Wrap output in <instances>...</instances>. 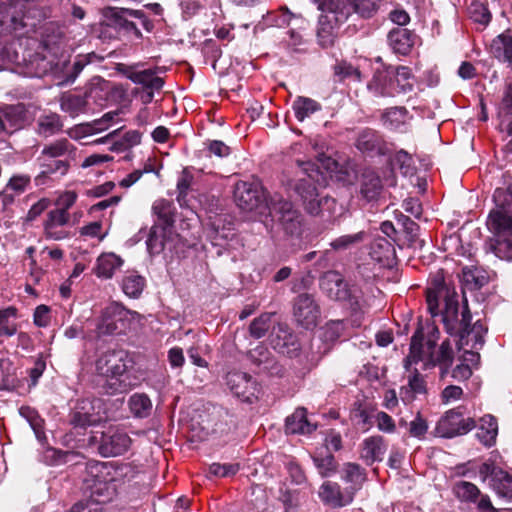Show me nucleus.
<instances>
[{
    "label": "nucleus",
    "instance_id": "nucleus-1",
    "mask_svg": "<svg viewBox=\"0 0 512 512\" xmlns=\"http://www.w3.org/2000/svg\"><path fill=\"white\" fill-rule=\"evenodd\" d=\"M426 302L428 311L433 317L441 315L447 333L459 337V348L470 346L472 349H478L482 347L487 328L480 320L470 325L472 317L467 304L459 314L457 293L453 287L445 283L444 276L440 271L429 282Z\"/></svg>",
    "mask_w": 512,
    "mask_h": 512
},
{
    "label": "nucleus",
    "instance_id": "nucleus-2",
    "mask_svg": "<svg viewBox=\"0 0 512 512\" xmlns=\"http://www.w3.org/2000/svg\"><path fill=\"white\" fill-rule=\"evenodd\" d=\"M234 199L243 211H257L268 214L276 220L284 232L289 235H299L302 230L303 218L293 204L280 194L266 196L265 191L257 184L240 181L234 189Z\"/></svg>",
    "mask_w": 512,
    "mask_h": 512
},
{
    "label": "nucleus",
    "instance_id": "nucleus-3",
    "mask_svg": "<svg viewBox=\"0 0 512 512\" xmlns=\"http://www.w3.org/2000/svg\"><path fill=\"white\" fill-rule=\"evenodd\" d=\"M437 337H430L424 341L421 329H417L411 339L410 353L404 360V367L410 371L412 364L423 363L424 369H430L439 366L441 376L448 372L453 363L454 353L448 340L442 342L439 348H436Z\"/></svg>",
    "mask_w": 512,
    "mask_h": 512
},
{
    "label": "nucleus",
    "instance_id": "nucleus-4",
    "mask_svg": "<svg viewBox=\"0 0 512 512\" xmlns=\"http://www.w3.org/2000/svg\"><path fill=\"white\" fill-rule=\"evenodd\" d=\"M295 162L300 167L301 176L297 179L294 190L300 197L305 211L310 215L317 216L324 210H330L335 204L334 199L327 196L320 197L315 185L322 178L319 169L309 160L296 158Z\"/></svg>",
    "mask_w": 512,
    "mask_h": 512
},
{
    "label": "nucleus",
    "instance_id": "nucleus-5",
    "mask_svg": "<svg viewBox=\"0 0 512 512\" xmlns=\"http://www.w3.org/2000/svg\"><path fill=\"white\" fill-rule=\"evenodd\" d=\"M132 359L123 350H112L102 353L96 360V370L104 377L103 389L107 394L125 393L132 388L128 367Z\"/></svg>",
    "mask_w": 512,
    "mask_h": 512
},
{
    "label": "nucleus",
    "instance_id": "nucleus-6",
    "mask_svg": "<svg viewBox=\"0 0 512 512\" xmlns=\"http://www.w3.org/2000/svg\"><path fill=\"white\" fill-rule=\"evenodd\" d=\"M115 474L116 470L107 463L93 461L87 464L83 481L92 502L105 504L114 499L117 494Z\"/></svg>",
    "mask_w": 512,
    "mask_h": 512
},
{
    "label": "nucleus",
    "instance_id": "nucleus-7",
    "mask_svg": "<svg viewBox=\"0 0 512 512\" xmlns=\"http://www.w3.org/2000/svg\"><path fill=\"white\" fill-rule=\"evenodd\" d=\"M487 225L495 236L491 245L494 254L500 259L512 260V213L495 209L490 212Z\"/></svg>",
    "mask_w": 512,
    "mask_h": 512
},
{
    "label": "nucleus",
    "instance_id": "nucleus-8",
    "mask_svg": "<svg viewBox=\"0 0 512 512\" xmlns=\"http://www.w3.org/2000/svg\"><path fill=\"white\" fill-rule=\"evenodd\" d=\"M322 292L331 300L344 302L353 311L361 308L362 292L355 286H349L337 271H327L320 278Z\"/></svg>",
    "mask_w": 512,
    "mask_h": 512
},
{
    "label": "nucleus",
    "instance_id": "nucleus-9",
    "mask_svg": "<svg viewBox=\"0 0 512 512\" xmlns=\"http://www.w3.org/2000/svg\"><path fill=\"white\" fill-rule=\"evenodd\" d=\"M137 312L126 309L122 304L112 302L103 311L97 326L99 334H118L124 332L130 321L139 319Z\"/></svg>",
    "mask_w": 512,
    "mask_h": 512
},
{
    "label": "nucleus",
    "instance_id": "nucleus-10",
    "mask_svg": "<svg viewBox=\"0 0 512 512\" xmlns=\"http://www.w3.org/2000/svg\"><path fill=\"white\" fill-rule=\"evenodd\" d=\"M474 427L475 421L472 418H464L459 409H451L439 419L434 431L439 437L453 438L468 433Z\"/></svg>",
    "mask_w": 512,
    "mask_h": 512
},
{
    "label": "nucleus",
    "instance_id": "nucleus-11",
    "mask_svg": "<svg viewBox=\"0 0 512 512\" xmlns=\"http://www.w3.org/2000/svg\"><path fill=\"white\" fill-rule=\"evenodd\" d=\"M479 475L499 497L512 500V475L492 462L483 463Z\"/></svg>",
    "mask_w": 512,
    "mask_h": 512
},
{
    "label": "nucleus",
    "instance_id": "nucleus-12",
    "mask_svg": "<svg viewBox=\"0 0 512 512\" xmlns=\"http://www.w3.org/2000/svg\"><path fill=\"white\" fill-rule=\"evenodd\" d=\"M293 317L304 329H313L320 319V307L313 295L299 294L293 301Z\"/></svg>",
    "mask_w": 512,
    "mask_h": 512
},
{
    "label": "nucleus",
    "instance_id": "nucleus-13",
    "mask_svg": "<svg viewBox=\"0 0 512 512\" xmlns=\"http://www.w3.org/2000/svg\"><path fill=\"white\" fill-rule=\"evenodd\" d=\"M102 401L100 399H83L77 403L71 414L70 423L75 428H87L97 425L102 420Z\"/></svg>",
    "mask_w": 512,
    "mask_h": 512
},
{
    "label": "nucleus",
    "instance_id": "nucleus-14",
    "mask_svg": "<svg viewBox=\"0 0 512 512\" xmlns=\"http://www.w3.org/2000/svg\"><path fill=\"white\" fill-rule=\"evenodd\" d=\"M226 384L230 391L243 402L252 403L260 393L258 383L244 372H229L226 376Z\"/></svg>",
    "mask_w": 512,
    "mask_h": 512
},
{
    "label": "nucleus",
    "instance_id": "nucleus-15",
    "mask_svg": "<svg viewBox=\"0 0 512 512\" xmlns=\"http://www.w3.org/2000/svg\"><path fill=\"white\" fill-rule=\"evenodd\" d=\"M142 64L136 63L133 65L118 64L117 71L131 80L137 85H142L143 88L151 90H160L163 87L164 81L162 78L156 76L152 69H141Z\"/></svg>",
    "mask_w": 512,
    "mask_h": 512
},
{
    "label": "nucleus",
    "instance_id": "nucleus-16",
    "mask_svg": "<svg viewBox=\"0 0 512 512\" xmlns=\"http://www.w3.org/2000/svg\"><path fill=\"white\" fill-rule=\"evenodd\" d=\"M76 151V146L67 138H60L45 144L37 161L51 164L54 160H67L70 168L71 162L76 159Z\"/></svg>",
    "mask_w": 512,
    "mask_h": 512
},
{
    "label": "nucleus",
    "instance_id": "nucleus-17",
    "mask_svg": "<svg viewBox=\"0 0 512 512\" xmlns=\"http://www.w3.org/2000/svg\"><path fill=\"white\" fill-rule=\"evenodd\" d=\"M131 445L128 434L119 429H109L104 432L99 445V452L104 457H113L124 454Z\"/></svg>",
    "mask_w": 512,
    "mask_h": 512
},
{
    "label": "nucleus",
    "instance_id": "nucleus-18",
    "mask_svg": "<svg viewBox=\"0 0 512 512\" xmlns=\"http://www.w3.org/2000/svg\"><path fill=\"white\" fill-rule=\"evenodd\" d=\"M70 223V214L50 210L43 223L44 235L48 239L63 240L69 236L66 227Z\"/></svg>",
    "mask_w": 512,
    "mask_h": 512
},
{
    "label": "nucleus",
    "instance_id": "nucleus-19",
    "mask_svg": "<svg viewBox=\"0 0 512 512\" xmlns=\"http://www.w3.org/2000/svg\"><path fill=\"white\" fill-rule=\"evenodd\" d=\"M321 500L333 507H343L350 504L354 498L353 489L342 490L339 484L326 481L319 490Z\"/></svg>",
    "mask_w": 512,
    "mask_h": 512
},
{
    "label": "nucleus",
    "instance_id": "nucleus-20",
    "mask_svg": "<svg viewBox=\"0 0 512 512\" xmlns=\"http://www.w3.org/2000/svg\"><path fill=\"white\" fill-rule=\"evenodd\" d=\"M417 35L407 28H394L388 34V43L395 53L407 55L412 50Z\"/></svg>",
    "mask_w": 512,
    "mask_h": 512
},
{
    "label": "nucleus",
    "instance_id": "nucleus-21",
    "mask_svg": "<svg viewBox=\"0 0 512 512\" xmlns=\"http://www.w3.org/2000/svg\"><path fill=\"white\" fill-rule=\"evenodd\" d=\"M368 89L375 96L396 95L397 88L395 87L391 66L384 70H378L368 83Z\"/></svg>",
    "mask_w": 512,
    "mask_h": 512
},
{
    "label": "nucleus",
    "instance_id": "nucleus-22",
    "mask_svg": "<svg viewBox=\"0 0 512 512\" xmlns=\"http://www.w3.org/2000/svg\"><path fill=\"white\" fill-rule=\"evenodd\" d=\"M427 392L424 377L414 369L407 376V384L400 388V399L404 404L412 403L418 396Z\"/></svg>",
    "mask_w": 512,
    "mask_h": 512
},
{
    "label": "nucleus",
    "instance_id": "nucleus-23",
    "mask_svg": "<svg viewBox=\"0 0 512 512\" xmlns=\"http://www.w3.org/2000/svg\"><path fill=\"white\" fill-rule=\"evenodd\" d=\"M40 172L34 177L36 187L50 186L53 175L65 176L69 171V163L67 160H54L53 163L37 161Z\"/></svg>",
    "mask_w": 512,
    "mask_h": 512
},
{
    "label": "nucleus",
    "instance_id": "nucleus-24",
    "mask_svg": "<svg viewBox=\"0 0 512 512\" xmlns=\"http://www.w3.org/2000/svg\"><path fill=\"white\" fill-rule=\"evenodd\" d=\"M387 446L381 436H371L363 440L361 444L360 458L367 464L383 460Z\"/></svg>",
    "mask_w": 512,
    "mask_h": 512
},
{
    "label": "nucleus",
    "instance_id": "nucleus-25",
    "mask_svg": "<svg viewBox=\"0 0 512 512\" xmlns=\"http://www.w3.org/2000/svg\"><path fill=\"white\" fill-rule=\"evenodd\" d=\"M123 263V259L115 253H102L98 256L93 271L98 278L111 279Z\"/></svg>",
    "mask_w": 512,
    "mask_h": 512
},
{
    "label": "nucleus",
    "instance_id": "nucleus-26",
    "mask_svg": "<svg viewBox=\"0 0 512 512\" xmlns=\"http://www.w3.org/2000/svg\"><path fill=\"white\" fill-rule=\"evenodd\" d=\"M395 248L392 242L381 236L374 238L370 246V256L383 265H391L395 259Z\"/></svg>",
    "mask_w": 512,
    "mask_h": 512
},
{
    "label": "nucleus",
    "instance_id": "nucleus-27",
    "mask_svg": "<svg viewBox=\"0 0 512 512\" xmlns=\"http://www.w3.org/2000/svg\"><path fill=\"white\" fill-rule=\"evenodd\" d=\"M63 126L60 115L50 112L38 117L35 131L40 137L49 138L60 133Z\"/></svg>",
    "mask_w": 512,
    "mask_h": 512
},
{
    "label": "nucleus",
    "instance_id": "nucleus-28",
    "mask_svg": "<svg viewBox=\"0 0 512 512\" xmlns=\"http://www.w3.org/2000/svg\"><path fill=\"white\" fill-rule=\"evenodd\" d=\"M285 429L289 434H310L316 429V425L307 419V412L304 408H298L287 417Z\"/></svg>",
    "mask_w": 512,
    "mask_h": 512
},
{
    "label": "nucleus",
    "instance_id": "nucleus-29",
    "mask_svg": "<svg viewBox=\"0 0 512 512\" xmlns=\"http://www.w3.org/2000/svg\"><path fill=\"white\" fill-rule=\"evenodd\" d=\"M381 190L380 177L373 170H365L360 182L361 196L369 202L374 201L379 197Z\"/></svg>",
    "mask_w": 512,
    "mask_h": 512
},
{
    "label": "nucleus",
    "instance_id": "nucleus-30",
    "mask_svg": "<svg viewBox=\"0 0 512 512\" xmlns=\"http://www.w3.org/2000/svg\"><path fill=\"white\" fill-rule=\"evenodd\" d=\"M498 434V424L495 417L485 415L480 419L477 427L476 437L485 446H492L495 443Z\"/></svg>",
    "mask_w": 512,
    "mask_h": 512
},
{
    "label": "nucleus",
    "instance_id": "nucleus-31",
    "mask_svg": "<svg viewBox=\"0 0 512 512\" xmlns=\"http://www.w3.org/2000/svg\"><path fill=\"white\" fill-rule=\"evenodd\" d=\"M292 109L294 111L296 119L300 122H303L305 119L311 117L313 114L321 111L322 106L319 102L312 98L298 96L293 101Z\"/></svg>",
    "mask_w": 512,
    "mask_h": 512
},
{
    "label": "nucleus",
    "instance_id": "nucleus-32",
    "mask_svg": "<svg viewBox=\"0 0 512 512\" xmlns=\"http://www.w3.org/2000/svg\"><path fill=\"white\" fill-rule=\"evenodd\" d=\"M274 348L282 354L293 357L298 354L300 344L296 335L286 330H280L274 340Z\"/></svg>",
    "mask_w": 512,
    "mask_h": 512
},
{
    "label": "nucleus",
    "instance_id": "nucleus-33",
    "mask_svg": "<svg viewBox=\"0 0 512 512\" xmlns=\"http://www.w3.org/2000/svg\"><path fill=\"white\" fill-rule=\"evenodd\" d=\"M145 278L136 271H127L121 280L124 294L130 298H138L145 287Z\"/></svg>",
    "mask_w": 512,
    "mask_h": 512
},
{
    "label": "nucleus",
    "instance_id": "nucleus-34",
    "mask_svg": "<svg viewBox=\"0 0 512 512\" xmlns=\"http://www.w3.org/2000/svg\"><path fill=\"white\" fill-rule=\"evenodd\" d=\"M87 106L86 98L75 93H64L60 98L61 110L71 117H76L85 112Z\"/></svg>",
    "mask_w": 512,
    "mask_h": 512
},
{
    "label": "nucleus",
    "instance_id": "nucleus-35",
    "mask_svg": "<svg viewBox=\"0 0 512 512\" xmlns=\"http://www.w3.org/2000/svg\"><path fill=\"white\" fill-rule=\"evenodd\" d=\"M341 478L351 484L347 489H353L355 493L366 480V474L360 465L348 462L343 465Z\"/></svg>",
    "mask_w": 512,
    "mask_h": 512
},
{
    "label": "nucleus",
    "instance_id": "nucleus-36",
    "mask_svg": "<svg viewBox=\"0 0 512 512\" xmlns=\"http://www.w3.org/2000/svg\"><path fill=\"white\" fill-rule=\"evenodd\" d=\"M453 493L455 497L465 503H476L481 491L479 488L468 481H458L453 486Z\"/></svg>",
    "mask_w": 512,
    "mask_h": 512
},
{
    "label": "nucleus",
    "instance_id": "nucleus-37",
    "mask_svg": "<svg viewBox=\"0 0 512 512\" xmlns=\"http://www.w3.org/2000/svg\"><path fill=\"white\" fill-rule=\"evenodd\" d=\"M166 228L159 225L151 227L146 245L151 255L160 254L166 245Z\"/></svg>",
    "mask_w": 512,
    "mask_h": 512
},
{
    "label": "nucleus",
    "instance_id": "nucleus-38",
    "mask_svg": "<svg viewBox=\"0 0 512 512\" xmlns=\"http://www.w3.org/2000/svg\"><path fill=\"white\" fill-rule=\"evenodd\" d=\"M408 112L403 107H393L387 109L382 114L383 124L393 130H399L402 126H404L408 121Z\"/></svg>",
    "mask_w": 512,
    "mask_h": 512
},
{
    "label": "nucleus",
    "instance_id": "nucleus-39",
    "mask_svg": "<svg viewBox=\"0 0 512 512\" xmlns=\"http://www.w3.org/2000/svg\"><path fill=\"white\" fill-rule=\"evenodd\" d=\"M393 72V79L395 87L397 88L396 94L407 93L413 89L412 74L410 68L406 66H391Z\"/></svg>",
    "mask_w": 512,
    "mask_h": 512
},
{
    "label": "nucleus",
    "instance_id": "nucleus-40",
    "mask_svg": "<svg viewBox=\"0 0 512 512\" xmlns=\"http://www.w3.org/2000/svg\"><path fill=\"white\" fill-rule=\"evenodd\" d=\"M269 17L277 27H285L293 21L296 22L298 28H301L305 20L300 14L292 13L287 7H281L277 11L269 14Z\"/></svg>",
    "mask_w": 512,
    "mask_h": 512
},
{
    "label": "nucleus",
    "instance_id": "nucleus-41",
    "mask_svg": "<svg viewBox=\"0 0 512 512\" xmlns=\"http://www.w3.org/2000/svg\"><path fill=\"white\" fill-rule=\"evenodd\" d=\"M493 48L498 59L512 63V35L502 33L493 41Z\"/></svg>",
    "mask_w": 512,
    "mask_h": 512
},
{
    "label": "nucleus",
    "instance_id": "nucleus-42",
    "mask_svg": "<svg viewBox=\"0 0 512 512\" xmlns=\"http://www.w3.org/2000/svg\"><path fill=\"white\" fill-rule=\"evenodd\" d=\"M17 310L13 307L0 310V336L11 337L17 332Z\"/></svg>",
    "mask_w": 512,
    "mask_h": 512
},
{
    "label": "nucleus",
    "instance_id": "nucleus-43",
    "mask_svg": "<svg viewBox=\"0 0 512 512\" xmlns=\"http://www.w3.org/2000/svg\"><path fill=\"white\" fill-rule=\"evenodd\" d=\"M129 407L136 417L143 418L150 414L152 402L146 394L136 393L130 397Z\"/></svg>",
    "mask_w": 512,
    "mask_h": 512
},
{
    "label": "nucleus",
    "instance_id": "nucleus-44",
    "mask_svg": "<svg viewBox=\"0 0 512 512\" xmlns=\"http://www.w3.org/2000/svg\"><path fill=\"white\" fill-rule=\"evenodd\" d=\"M19 414L29 423L37 439L42 440V438L45 437L43 419L40 417L38 412L29 406H22L19 409Z\"/></svg>",
    "mask_w": 512,
    "mask_h": 512
},
{
    "label": "nucleus",
    "instance_id": "nucleus-45",
    "mask_svg": "<svg viewBox=\"0 0 512 512\" xmlns=\"http://www.w3.org/2000/svg\"><path fill=\"white\" fill-rule=\"evenodd\" d=\"M380 136L373 130L362 131L356 142L357 148L362 152H373L379 148Z\"/></svg>",
    "mask_w": 512,
    "mask_h": 512
},
{
    "label": "nucleus",
    "instance_id": "nucleus-46",
    "mask_svg": "<svg viewBox=\"0 0 512 512\" xmlns=\"http://www.w3.org/2000/svg\"><path fill=\"white\" fill-rule=\"evenodd\" d=\"M4 116L5 120L0 116V133L8 130L6 122L12 128L21 125L23 121V108L21 106H8L4 111Z\"/></svg>",
    "mask_w": 512,
    "mask_h": 512
},
{
    "label": "nucleus",
    "instance_id": "nucleus-47",
    "mask_svg": "<svg viewBox=\"0 0 512 512\" xmlns=\"http://www.w3.org/2000/svg\"><path fill=\"white\" fill-rule=\"evenodd\" d=\"M366 238L367 233L360 231L355 234L342 235L333 240L330 245L334 250H346L363 242Z\"/></svg>",
    "mask_w": 512,
    "mask_h": 512
},
{
    "label": "nucleus",
    "instance_id": "nucleus-48",
    "mask_svg": "<svg viewBox=\"0 0 512 512\" xmlns=\"http://www.w3.org/2000/svg\"><path fill=\"white\" fill-rule=\"evenodd\" d=\"M468 12L474 22L484 26L488 25L492 18L487 5L480 1H472L468 8Z\"/></svg>",
    "mask_w": 512,
    "mask_h": 512
},
{
    "label": "nucleus",
    "instance_id": "nucleus-49",
    "mask_svg": "<svg viewBox=\"0 0 512 512\" xmlns=\"http://www.w3.org/2000/svg\"><path fill=\"white\" fill-rule=\"evenodd\" d=\"M496 209L512 213V183L507 188L498 187L493 194Z\"/></svg>",
    "mask_w": 512,
    "mask_h": 512
},
{
    "label": "nucleus",
    "instance_id": "nucleus-50",
    "mask_svg": "<svg viewBox=\"0 0 512 512\" xmlns=\"http://www.w3.org/2000/svg\"><path fill=\"white\" fill-rule=\"evenodd\" d=\"M271 326V314L265 313L255 318L249 327L250 335L260 339L266 335Z\"/></svg>",
    "mask_w": 512,
    "mask_h": 512
},
{
    "label": "nucleus",
    "instance_id": "nucleus-51",
    "mask_svg": "<svg viewBox=\"0 0 512 512\" xmlns=\"http://www.w3.org/2000/svg\"><path fill=\"white\" fill-rule=\"evenodd\" d=\"M193 182V175L190 173V171L185 168L177 181V201L179 202L180 206L186 205V197L188 195V192L191 188Z\"/></svg>",
    "mask_w": 512,
    "mask_h": 512
},
{
    "label": "nucleus",
    "instance_id": "nucleus-52",
    "mask_svg": "<svg viewBox=\"0 0 512 512\" xmlns=\"http://www.w3.org/2000/svg\"><path fill=\"white\" fill-rule=\"evenodd\" d=\"M315 466L317 467L322 477H329L336 472L337 463L332 454H326L325 456H315L313 458Z\"/></svg>",
    "mask_w": 512,
    "mask_h": 512
},
{
    "label": "nucleus",
    "instance_id": "nucleus-53",
    "mask_svg": "<svg viewBox=\"0 0 512 512\" xmlns=\"http://www.w3.org/2000/svg\"><path fill=\"white\" fill-rule=\"evenodd\" d=\"M77 198L78 195L75 191L66 190L60 192L55 199L54 205L56 208L54 210L69 213V209L76 203Z\"/></svg>",
    "mask_w": 512,
    "mask_h": 512
},
{
    "label": "nucleus",
    "instance_id": "nucleus-54",
    "mask_svg": "<svg viewBox=\"0 0 512 512\" xmlns=\"http://www.w3.org/2000/svg\"><path fill=\"white\" fill-rule=\"evenodd\" d=\"M239 468V464L237 463H213L209 467V472L217 477H229L235 475L239 471Z\"/></svg>",
    "mask_w": 512,
    "mask_h": 512
},
{
    "label": "nucleus",
    "instance_id": "nucleus-55",
    "mask_svg": "<svg viewBox=\"0 0 512 512\" xmlns=\"http://www.w3.org/2000/svg\"><path fill=\"white\" fill-rule=\"evenodd\" d=\"M141 142V133L132 130L125 133V135L122 138V141L113 144L111 147V150L113 151H123L127 148H130L132 146L138 145Z\"/></svg>",
    "mask_w": 512,
    "mask_h": 512
},
{
    "label": "nucleus",
    "instance_id": "nucleus-56",
    "mask_svg": "<svg viewBox=\"0 0 512 512\" xmlns=\"http://www.w3.org/2000/svg\"><path fill=\"white\" fill-rule=\"evenodd\" d=\"M412 163L411 155L405 150H399L392 160V164L399 167L404 175L412 173Z\"/></svg>",
    "mask_w": 512,
    "mask_h": 512
},
{
    "label": "nucleus",
    "instance_id": "nucleus-57",
    "mask_svg": "<svg viewBox=\"0 0 512 512\" xmlns=\"http://www.w3.org/2000/svg\"><path fill=\"white\" fill-rule=\"evenodd\" d=\"M31 182V177L27 174H16L13 175L8 183L7 189H10L18 194L23 193Z\"/></svg>",
    "mask_w": 512,
    "mask_h": 512
},
{
    "label": "nucleus",
    "instance_id": "nucleus-58",
    "mask_svg": "<svg viewBox=\"0 0 512 512\" xmlns=\"http://www.w3.org/2000/svg\"><path fill=\"white\" fill-rule=\"evenodd\" d=\"M428 431V423L417 413L416 417L409 423V433L412 437L422 439Z\"/></svg>",
    "mask_w": 512,
    "mask_h": 512
},
{
    "label": "nucleus",
    "instance_id": "nucleus-59",
    "mask_svg": "<svg viewBox=\"0 0 512 512\" xmlns=\"http://www.w3.org/2000/svg\"><path fill=\"white\" fill-rule=\"evenodd\" d=\"M152 210L164 223L172 221V207L169 201L164 199L157 200L153 204Z\"/></svg>",
    "mask_w": 512,
    "mask_h": 512
},
{
    "label": "nucleus",
    "instance_id": "nucleus-60",
    "mask_svg": "<svg viewBox=\"0 0 512 512\" xmlns=\"http://www.w3.org/2000/svg\"><path fill=\"white\" fill-rule=\"evenodd\" d=\"M111 15L114 18L115 25L125 29L126 31L134 32L137 36L141 35V32L137 28L136 24L128 20V17L122 14L119 10L112 9Z\"/></svg>",
    "mask_w": 512,
    "mask_h": 512
},
{
    "label": "nucleus",
    "instance_id": "nucleus-61",
    "mask_svg": "<svg viewBox=\"0 0 512 512\" xmlns=\"http://www.w3.org/2000/svg\"><path fill=\"white\" fill-rule=\"evenodd\" d=\"M51 204L49 198L43 197L39 199L36 203H34L26 214L27 221H34L37 217H39Z\"/></svg>",
    "mask_w": 512,
    "mask_h": 512
},
{
    "label": "nucleus",
    "instance_id": "nucleus-62",
    "mask_svg": "<svg viewBox=\"0 0 512 512\" xmlns=\"http://www.w3.org/2000/svg\"><path fill=\"white\" fill-rule=\"evenodd\" d=\"M343 330L342 321H331L329 322L323 331V338L325 340L335 341L338 339Z\"/></svg>",
    "mask_w": 512,
    "mask_h": 512
},
{
    "label": "nucleus",
    "instance_id": "nucleus-63",
    "mask_svg": "<svg viewBox=\"0 0 512 512\" xmlns=\"http://www.w3.org/2000/svg\"><path fill=\"white\" fill-rule=\"evenodd\" d=\"M376 424L379 430L392 433L395 431V423L390 415L385 412H378L376 414Z\"/></svg>",
    "mask_w": 512,
    "mask_h": 512
},
{
    "label": "nucleus",
    "instance_id": "nucleus-64",
    "mask_svg": "<svg viewBox=\"0 0 512 512\" xmlns=\"http://www.w3.org/2000/svg\"><path fill=\"white\" fill-rule=\"evenodd\" d=\"M463 395V390L459 386L449 385L441 393V399L444 404H449L459 400Z\"/></svg>",
    "mask_w": 512,
    "mask_h": 512
}]
</instances>
